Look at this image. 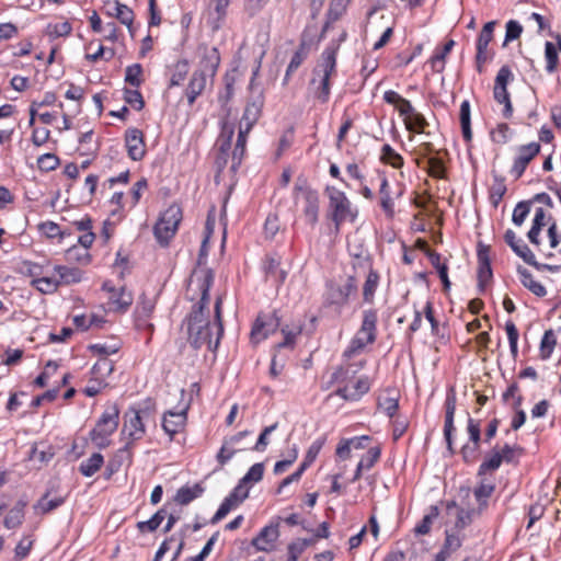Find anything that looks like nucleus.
<instances>
[{
    "label": "nucleus",
    "mask_w": 561,
    "mask_h": 561,
    "mask_svg": "<svg viewBox=\"0 0 561 561\" xmlns=\"http://www.w3.org/2000/svg\"><path fill=\"white\" fill-rule=\"evenodd\" d=\"M214 283V273L210 268L195 270L190 278L188 288L195 287L201 291L199 301L194 305L191 313L186 317L188 343L195 350L207 346L209 351H216L219 345L220 337L224 334L221 321V298L216 299L215 318L217 337L211 340V328L208 318L209 290Z\"/></svg>",
    "instance_id": "1"
},
{
    "label": "nucleus",
    "mask_w": 561,
    "mask_h": 561,
    "mask_svg": "<svg viewBox=\"0 0 561 561\" xmlns=\"http://www.w3.org/2000/svg\"><path fill=\"white\" fill-rule=\"evenodd\" d=\"M346 37V31H342L337 38L332 39L322 51L318 64L312 70L310 85L313 88L314 98L321 103H327L330 99V80L336 75L337 51Z\"/></svg>",
    "instance_id": "2"
},
{
    "label": "nucleus",
    "mask_w": 561,
    "mask_h": 561,
    "mask_svg": "<svg viewBox=\"0 0 561 561\" xmlns=\"http://www.w3.org/2000/svg\"><path fill=\"white\" fill-rule=\"evenodd\" d=\"M197 68L194 70L185 94L190 105L204 92L208 81L213 82L220 65V54L217 47L199 44L197 47Z\"/></svg>",
    "instance_id": "3"
},
{
    "label": "nucleus",
    "mask_w": 561,
    "mask_h": 561,
    "mask_svg": "<svg viewBox=\"0 0 561 561\" xmlns=\"http://www.w3.org/2000/svg\"><path fill=\"white\" fill-rule=\"evenodd\" d=\"M325 194L329 198L327 216L334 224L336 231L345 221L354 222L356 220L358 210L353 207L343 191L334 186H327Z\"/></svg>",
    "instance_id": "4"
},
{
    "label": "nucleus",
    "mask_w": 561,
    "mask_h": 561,
    "mask_svg": "<svg viewBox=\"0 0 561 561\" xmlns=\"http://www.w3.org/2000/svg\"><path fill=\"white\" fill-rule=\"evenodd\" d=\"M377 321V310H364L360 328L351 340L347 348L344 351V356L351 358L352 356L362 352L368 344H373L376 341Z\"/></svg>",
    "instance_id": "5"
},
{
    "label": "nucleus",
    "mask_w": 561,
    "mask_h": 561,
    "mask_svg": "<svg viewBox=\"0 0 561 561\" xmlns=\"http://www.w3.org/2000/svg\"><path fill=\"white\" fill-rule=\"evenodd\" d=\"M119 422V410L114 404L105 409L94 428L90 432L92 443L99 448L110 445V436L117 430Z\"/></svg>",
    "instance_id": "6"
},
{
    "label": "nucleus",
    "mask_w": 561,
    "mask_h": 561,
    "mask_svg": "<svg viewBox=\"0 0 561 561\" xmlns=\"http://www.w3.org/2000/svg\"><path fill=\"white\" fill-rule=\"evenodd\" d=\"M182 220V209L179 205H170L159 217L153 227V233L159 244L165 247L175 236Z\"/></svg>",
    "instance_id": "7"
},
{
    "label": "nucleus",
    "mask_w": 561,
    "mask_h": 561,
    "mask_svg": "<svg viewBox=\"0 0 561 561\" xmlns=\"http://www.w3.org/2000/svg\"><path fill=\"white\" fill-rule=\"evenodd\" d=\"M295 198H301L302 207L301 211L307 225L314 228L319 221L320 214V195L317 190L310 187L304 182L302 184H296L294 187Z\"/></svg>",
    "instance_id": "8"
},
{
    "label": "nucleus",
    "mask_w": 561,
    "mask_h": 561,
    "mask_svg": "<svg viewBox=\"0 0 561 561\" xmlns=\"http://www.w3.org/2000/svg\"><path fill=\"white\" fill-rule=\"evenodd\" d=\"M357 291V282L348 276L344 283L330 280L327 283L323 304L329 307L342 308L348 302L351 295Z\"/></svg>",
    "instance_id": "9"
},
{
    "label": "nucleus",
    "mask_w": 561,
    "mask_h": 561,
    "mask_svg": "<svg viewBox=\"0 0 561 561\" xmlns=\"http://www.w3.org/2000/svg\"><path fill=\"white\" fill-rule=\"evenodd\" d=\"M504 240L511 247V249L514 251L516 255H518L520 259H523L525 263L535 267L536 270L549 271L551 273H557L561 271V265L539 263L536 260V256L533 253V251L528 248L526 243H524L522 239L517 238L516 233L513 230H506L504 234Z\"/></svg>",
    "instance_id": "10"
},
{
    "label": "nucleus",
    "mask_w": 561,
    "mask_h": 561,
    "mask_svg": "<svg viewBox=\"0 0 561 561\" xmlns=\"http://www.w3.org/2000/svg\"><path fill=\"white\" fill-rule=\"evenodd\" d=\"M145 433L146 428L140 416V412L135 408H130L124 414V425L122 430V434L128 435L129 442H127L126 445L118 450V453L122 455L127 454L128 458H130L129 450L133 443L135 440L141 439Z\"/></svg>",
    "instance_id": "11"
},
{
    "label": "nucleus",
    "mask_w": 561,
    "mask_h": 561,
    "mask_svg": "<svg viewBox=\"0 0 561 561\" xmlns=\"http://www.w3.org/2000/svg\"><path fill=\"white\" fill-rule=\"evenodd\" d=\"M280 324V320L276 312L272 313H260L253 323L251 330V341L254 344L265 340L271 333H274Z\"/></svg>",
    "instance_id": "12"
},
{
    "label": "nucleus",
    "mask_w": 561,
    "mask_h": 561,
    "mask_svg": "<svg viewBox=\"0 0 561 561\" xmlns=\"http://www.w3.org/2000/svg\"><path fill=\"white\" fill-rule=\"evenodd\" d=\"M540 149L539 142H529L516 148V157L510 171L516 180L524 174L527 165L540 152Z\"/></svg>",
    "instance_id": "13"
},
{
    "label": "nucleus",
    "mask_w": 561,
    "mask_h": 561,
    "mask_svg": "<svg viewBox=\"0 0 561 561\" xmlns=\"http://www.w3.org/2000/svg\"><path fill=\"white\" fill-rule=\"evenodd\" d=\"M495 25V21H490L485 23L477 39L476 65L477 70L480 73L483 71V64H485L490 59V56L488 55V46L493 38Z\"/></svg>",
    "instance_id": "14"
},
{
    "label": "nucleus",
    "mask_w": 561,
    "mask_h": 561,
    "mask_svg": "<svg viewBox=\"0 0 561 561\" xmlns=\"http://www.w3.org/2000/svg\"><path fill=\"white\" fill-rule=\"evenodd\" d=\"M279 538V524L271 523L263 527L251 541V546L256 551L271 552L275 549L276 541Z\"/></svg>",
    "instance_id": "15"
},
{
    "label": "nucleus",
    "mask_w": 561,
    "mask_h": 561,
    "mask_svg": "<svg viewBox=\"0 0 561 561\" xmlns=\"http://www.w3.org/2000/svg\"><path fill=\"white\" fill-rule=\"evenodd\" d=\"M478 289L484 293L486 284L492 279L493 273L490 260V247L481 242L478 243Z\"/></svg>",
    "instance_id": "16"
},
{
    "label": "nucleus",
    "mask_w": 561,
    "mask_h": 561,
    "mask_svg": "<svg viewBox=\"0 0 561 561\" xmlns=\"http://www.w3.org/2000/svg\"><path fill=\"white\" fill-rule=\"evenodd\" d=\"M125 147L128 157L133 161H140L146 154V144L144 134L138 128H128L124 136Z\"/></svg>",
    "instance_id": "17"
},
{
    "label": "nucleus",
    "mask_w": 561,
    "mask_h": 561,
    "mask_svg": "<svg viewBox=\"0 0 561 561\" xmlns=\"http://www.w3.org/2000/svg\"><path fill=\"white\" fill-rule=\"evenodd\" d=\"M456 394L454 391L449 392L445 400V424H444V437L447 445V450L450 455L455 454L454 449V437L453 434L456 431L454 425V417L456 412Z\"/></svg>",
    "instance_id": "18"
},
{
    "label": "nucleus",
    "mask_w": 561,
    "mask_h": 561,
    "mask_svg": "<svg viewBox=\"0 0 561 561\" xmlns=\"http://www.w3.org/2000/svg\"><path fill=\"white\" fill-rule=\"evenodd\" d=\"M264 105V95L263 90L259 89L256 94L251 98V100L247 103L244 108L240 126L247 129H252L254 124L261 116L262 108Z\"/></svg>",
    "instance_id": "19"
},
{
    "label": "nucleus",
    "mask_w": 561,
    "mask_h": 561,
    "mask_svg": "<svg viewBox=\"0 0 561 561\" xmlns=\"http://www.w3.org/2000/svg\"><path fill=\"white\" fill-rule=\"evenodd\" d=\"M370 386V379L367 376H362L352 388L347 386L340 387L334 394L346 401H357L369 391Z\"/></svg>",
    "instance_id": "20"
},
{
    "label": "nucleus",
    "mask_w": 561,
    "mask_h": 561,
    "mask_svg": "<svg viewBox=\"0 0 561 561\" xmlns=\"http://www.w3.org/2000/svg\"><path fill=\"white\" fill-rule=\"evenodd\" d=\"M186 423V411H168L162 417V428L173 439L174 435L180 433Z\"/></svg>",
    "instance_id": "21"
},
{
    "label": "nucleus",
    "mask_w": 561,
    "mask_h": 561,
    "mask_svg": "<svg viewBox=\"0 0 561 561\" xmlns=\"http://www.w3.org/2000/svg\"><path fill=\"white\" fill-rule=\"evenodd\" d=\"M103 289L111 293L108 297V304L111 309L118 312H124L128 309V307L133 304V296L129 291L125 289V287L116 290L113 287H108L107 284L103 285Z\"/></svg>",
    "instance_id": "22"
},
{
    "label": "nucleus",
    "mask_w": 561,
    "mask_h": 561,
    "mask_svg": "<svg viewBox=\"0 0 561 561\" xmlns=\"http://www.w3.org/2000/svg\"><path fill=\"white\" fill-rule=\"evenodd\" d=\"M383 100L388 104L396 105L400 116H403L404 119L410 117L416 111L409 100L402 98L393 90L386 91L383 93Z\"/></svg>",
    "instance_id": "23"
},
{
    "label": "nucleus",
    "mask_w": 561,
    "mask_h": 561,
    "mask_svg": "<svg viewBox=\"0 0 561 561\" xmlns=\"http://www.w3.org/2000/svg\"><path fill=\"white\" fill-rule=\"evenodd\" d=\"M54 271L57 274L59 285L77 284L81 282L83 277V272L78 267L56 265Z\"/></svg>",
    "instance_id": "24"
},
{
    "label": "nucleus",
    "mask_w": 561,
    "mask_h": 561,
    "mask_svg": "<svg viewBox=\"0 0 561 561\" xmlns=\"http://www.w3.org/2000/svg\"><path fill=\"white\" fill-rule=\"evenodd\" d=\"M114 10H115V13H110V16L116 18L122 24L126 25L130 36L134 37L135 36L134 11L129 7L121 3L117 0L114 2Z\"/></svg>",
    "instance_id": "25"
},
{
    "label": "nucleus",
    "mask_w": 561,
    "mask_h": 561,
    "mask_svg": "<svg viewBox=\"0 0 561 561\" xmlns=\"http://www.w3.org/2000/svg\"><path fill=\"white\" fill-rule=\"evenodd\" d=\"M27 505L25 500H19L15 505L10 510L3 519V525L8 529H15L22 525L24 520V510Z\"/></svg>",
    "instance_id": "26"
},
{
    "label": "nucleus",
    "mask_w": 561,
    "mask_h": 561,
    "mask_svg": "<svg viewBox=\"0 0 561 561\" xmlns=\"http://www.w3.org/2000/svg\"><path fill=\"white\" fill-rule=\"evenodd\" d=\"M546 217H547V214H546V210L543 208L538 207L535 210V216H534V219H533V225H531V228L529 229V231L527 233V238L530 241V243H533L536 247L540 245L539 236H540V232H541L542 228L546 226Z\"/></svg>",
    "instance_id": "27"
},
{
    "label": "nucleus",
    "mask_w": 561,
    "mask_h": 561,
    "mask_svg": "<svg viewBox=\"0 0 561 561\" xmlns=\"http://www.w3.org/2000/svg\"><path fill=\"white\" fill-rule=\"evenodd\" d=\"M204 491L205 489L199 483H195L193 486L184 485L178 490L174 501L180 505H187L202 496Z\"/></svg>",
    "instance_id": "28"
},
{
    "label": "nucleus",
    "mask_w": 561,
    "mask_h": 561,
    "mask_svg": "<svg viewBox=\"0 0 561 561\" xmlns=\"http://www.w3.org/2000/svg\"><path fill=\"white\" fill-rule=\"evenodd\" d=\"M502 462L503 460L499 454V448L497 446H495L490 453H488L484 456V459L478 469V477H483L488 472L496 471L501 467Z\"/></svg>",
    "instance_id": "29"
},
{
    "label": "nucleus",
    "mask_w": 561,
    "mask_h": 561,
    "mask_svg": "<svg viewBox=\"0 0 561 561\" xmlns=\"http://www.w3.org/2000/svg\"><path fill=\"white\" fill-rule=\"evenodd\" d=\"M520 282L524 287L531 291L537 297H545L547 295L546 287L539 282L535 280L533 274L525 267H518L517 270Z\"/></svg>",
    "instance_id": "30"
},
{
    "label": "nucleus",
    "mask_w": 561,
    "mask_h": 561,
    "mask_svg": "<svg viewBox=\"0 0 561 561\" xmlns=\"http://www.w3.org/2000/svg\"><path fill=\"white\" fill-rule=\"evenodd\" d=\"M250 133V129L243 128L240 126L237 142L234 146V149L232 151V171H237V169L240 167L243 154L245 152V145H247V138L248 134Z\"/></svg>",
    "instance_id": "31"
},
{
    "label": "nucleus",
    "mask_w": 561,
    "mask_h": 561,
    "mask_svg": "<svg viewBox=\"0 0 561 561\" xmlns=\"http://www.w3.org/2000/svg\"><path fill=\"white\" fill-rule=\"evenodd\" d=\"M379 194L382 210L389 218H392L394 215V204L391 198L389 182L385 175L381 178Z\"/></svg>",
    "instance_id": "32"
},
{
    "label": "nucleus",
    "mask_w": 561,
    "mask_h": 561,
    "mask_svg": "<svg viewBox=\"0 0 561 561\" xmlns=\"http://www.w3.org/2000/svg\"><path fill=\"white\" fill-rule=\"evenodd\" d=\"M459 119L461 125L462 137L465 141L470 142L472 139V130L470 103L468 100L462 101L460 104Z\"/></svg>",
    "instance_id": "33"
},
{
    "label": "nucleus",
    "mask_w": 561,
    "mask_h": 561,
    "mask_svg": "<svg viewBox=\"0 0 561 561\" xmlns=\"http://www.w3.org/2000/svg\"><path fill=\"white\" fill-rule=\"evenodd\" d=\"M103 462V456L100 453H94L90 458L80 463L79 471L84 477H92L101 469Z\"/></svg>",
    "instance_id": "34"
},
{
    "label": "nucleus",
    "mask_w": 561,
    "mask_h": 561,
    "mask_svg": "<svg viewBox=\"0 0 561 561\" xmlns=\"http://www.w3.org/2000/svg\"><path fill=\"white\" fill-rule=\"evenodd\" d=\"M280 262L274 256H267L264 263V271L267 277H273L275 282L282 284L287 277L286 271L279 267Z\"/></svg>",
    "instance_id": "35"
},
{
    "label": "nucleus",
    "mask_w": 561,
    "mask_h": 561,
    "mask_svg": "<svg viewBox=\"0 0 561 561\" xmlns=\"http://www.w3.org/2000/svg\"><path fill=\"white\" fill-rule=\"evenodd\" d=\"M156 302L153 299L148 298L145 294L139 296L135 308V316L137 321L147 320L154 310Z\"/></svg>",
    "instance_id": "36"
},
{
    "label": "nucleus",
    "mask_w": 561,
    "mask_h": 561,
    "mask_svg": "<svg viewBox=\"0 0 561 561\" xmlns=\"http://www.w3.org/2000/svg\"><path fill=\"white\" fill-rule=\"evenodd\" d=\"M32 286H34L42 294H54L59 285L57 276H43L38 278H34L31 282Z\"/></svg>",
    "instance_id": "37"
},
{
    "label": "nucleus",
    "mask_w": 561,
    "mask_h": 561,
    "mask_svg": "<svg viewBox=\"0 0 561 561\" xmlns=\"http://www.w3.org/2000/svg\"><path fill=\"white\" fill-rule=\"evenodd\" d=\"M325 442L327 437L324 435L313 440L312 444L309 446L306 456L299 467H301L306 471L316 460Z\"/></svg>",
    "instance_id": "38"
},
{
    "label": "nucleus",
    "mask_w": 561,
    "mask_h": 561,
    "mask_svg": "<svg viewBox=\"0 0 561 561\" xmlns=\"http://www.w3.org/2000/svg\"><path fill=\"white\" fill-rule=\"evenodd\" d=\"M48 495L49 493L46 492L38 501L37 503L34 505V510L35 512L37 513H41V514H47L54 510H56L57 507H59L60 505L64 504L65 502V499L62 496H57V497H54V499H48Z\"/></svg>",
    "instance_id": "39"
},
{
    "label": "nucleus",
    "mask_w": 561,
    "mask_h": 561,
    "mask_svg": "<svg viewBox=\"0 0 561 561\" xmlns=\"http://www.w3.org/2000/svg\"><path fill=\"white\" fill-rule=\"evenodd\" d=\"M454 39H448L442 49L437 50L431 58L432 67L436 72H442L445 68L446 56L451 51L455 46Z\"/></svg>",
    "instance_id": "40"
},
{
    "label": "nucleus",
    "mask_w": 561,
    "mask_h": 561,
    "mask_svg": "<svg viewBox=\"0 0 561 561\" xmlns=\"http://www.w3.org/2000/svg\"><path fill=\"white\" fill-rule=\"evenodd\" d=\"M380 161L396 169H400L403 165V158L388 144L381 148Z\"/></svg>",
    "instance_id": "41"
},
{
    "label": "nucleus",
    "mask_w": 561,
    "mask_h": 561,
    "mask_svg": "<svg viewBox=\"0 0 561 561\" xmlns=\"http://www.w3.org/2000/svg\"><path fill=\"white\" fill-rule=\"evenodd\" d=\"M284 340L275 345L277 350L290 347L293 348L295 345L296 337L300 335L302 331V325L298 324L290 329L288 325H285L280 329Z\"/></svg>",
    "instance_id": "42"
},
{
    "label": "nucleus",
    "mask_w": 561,
    "mask_h": 561,
    "mask_svg": "<svg viewBox=\"0 0 561 561\" xmlns=\"http://www.w3.org/2000/svg\"><path fill=\"white\" fill-rule=\"evenodd\" d=\"M379 275L376 271L370 270L363 286V298L366 302H371L375 291L378 287Z\"/></svg>",
    "instance_id": "43"
},
{
    "label": "nucleus",
    "mask_w": 561,
    "mask_h": 561,
    "mask_svg": "<svg viewBox=\"0 0 561 561\" xmlns=\"http://www.w3.org/2000/svg\"><path fill=\"white\" fill-rule=\"evenodd\" d=\"M307 55H308L307 48H306L305 44L302 43L299 46V48L295 51V54L293 55V57L289 61V65L287 67L286 73H285L284 83H287L291 73H294L301 66L304 60L307 58Z\"/></svg>",
    "instance_id": "44"
},
{
    "label": "nucleus",
    "mask_w": 561,
    "mask_h": 561,
    "mask_svg": "<svg viewBox=\"0 0 561 561\" xmlns=\"http://www.w3.org/2000/svg\"><path fill=\"white\" fill-rule=\"evenodd\" d=\"M242 450H244V448L233 447L224 439L222 445L216 455V461L218 462L219 468L222 469L236 454Z\"/></svg>",
    "instance_id": "45"
},
{
    "label": "nucleus",
    "mask_w": 561,
    "mask_h": 561,
    "mask_svg": "<svg viewBox=\"0 0 561 561\" xmlns=\"http://www.w3.org/2000/svg\"><path fill=\"white\" fill-rule=\"evenodd\" d=\"M545 59L547 72H554L559 66V54L557 46L551 42H546L545 44Z\"/></svg>",
    "instance_id": "46"
},
{
    "label": "nucleus",
    "mask_w": 561,
    "mask_h": 561,
    "mask_svg": "<svg viewBox=\"0 0 561 561\" xmlns=\"http://www.w3.org/2000/svg\"><path fill=\"white\" fill-rule=\"evenodd\" d=\"M66 260L69 263H79L88 265L91 262V255L87 249L73 245L66 251Z\"/></svg>",
    "instance_id": "47"
},
{
    "label": "nucleus",
    "mask_w": 561,
    "mask_h": 561,
    "mask_svg": "<svg viewBox=\"0 0 561 561\" xmlns=\"http://www.w3.org/2000/svg\"><path fill=\"white\" fill-rule=\"evenodd\" d=\"M494 489V484L484 483V481H481L480 484L474 489L473 494L477 502L479 503L480 511L486 507L488 499L492 495Z\"/></svg>",
    "instance_id": "48"
},
{
    "label": "nucleus",
    "mask_w": 561,
    "mask_h": 561,
    "mask_svg": "<svg viewBox=\"0 0 561 561\" xmlns=\"http://www.w3.org/2000/svg\"><path fill=\"white\" fill-rule=\"evenodd\" d=\"M556 344H557V339H556V334H554L553 330H551V329L547 330L543 333V336L540 341V347H539L540 357L542 359H548L551 356Z\"/></svg>",
    "instance_id": "49"
},
{
    "label": "nucleus",
    "mask_w": 561,
    "mask_h": 561,
    "mask_svg": "<svg viewBox=\"0 0 561 561\" xmlns=\"http://www.w3.org/2000/svg\"><path fill=\"white\" fill-rule=\"evenodd\" d=\"M439 511L437 506H431L427 514L424 515L422 520L415 526L414 531L416 535H427L431 530L434 519L438 517Z\"/></svg>",
    "instance_id": "50"
},
{
    "label": "nucleus",
    "mask_w": 561,
    "mask_h": 561,
    "mask_svg": "<svg viewBox=\"0 0 561 561\" xmlns=\"http://www.w3.org/2000/svg\"><path fill=\"white\" fill-rule=\"evenodd\" d=\"M125 82L134 88H139L142 84V66L140 64H133L126 67Z\"/></svg>",
    "instance_id": "51"
},
{
    "label": "nucleus",
    "mask_w": 561,
    "mask_h": 561,
    "mask_svg": "<svg viewBox=\"0 0 561 561\" xmlns=\"http://www.w3.org/2000/svg\"><path fill=\"white\" fill-rule=\"evenodd\" d=\"M165 510L161 508L159 510L158 512H156L150 519L148 520H145V522H138L137 523V528L139 531L144 533V531H154L160 525L161 523L163 522V519L165 518Z\"/></svg>",
    "instance_id": "52"
},
{
    "label": "nucleus",
    "mask_w": 561,
    "mask_h": 561,
    "mask_svg": "<svg viewBox=\"0 0 561 561\" xmlns=\"http://www.w3.org/2000/svg\"><path fill=\"white\" fill-rule=\"evenodd\" d=\"M405 128L413 133H424L428 123L423 114L415 111L410 117L404 119Z\"/></svg>",
    "instance_id": "53"
},
{
    "label": "nucleus",
    "mask_w": 561,
    "mask_h": 561,
    "mask_svg": "<svg viewBox=\"0 0 561 561\" xmlns=\"http://www.w3.org/2000/svg\"><path fill=\"white\" fill-rule=\"evenodd\" d=\"M238 505L239 502L236 499H233V496H226L225 500L221 502L219 508L215 513V515L211 517L210 523L213 525L217 524L222 518H225L232 508L237 507Z\"/></svg>",
    "instance_id": "54"
},
{
    "label": "nucleus",
    "mask_w": 561,
    "mask_h": 561,
    "mask_svg": "<svg viewBox=\"0 0 561 561\" xmlns=\"http://www.w3.org/2000/svg\"><path fill=\"white\" fill-rule=\"evenodd\" d=\"M493 95L496 102L504 104L503 116L511 118L513 115V106L507 89L494 88Z\"/></svg>",
    "instance_id": "55"
},
{
    "label": "nucleus",
    "mask_w": 561,
    "mask_h": 561,
    "mask_svg": "<svg viewBox=\"0 0 561 561\" xmlns=\"http://www.w3.org/2000/svg\"><path fill=\"white\" fill-rule=\"evenodd\" d=\"M187 72H188V62H187V60H185V59L179 60L174 65V71H173V73L171 76L169 87L172 88V87L180 85L184 81Z\"/></svg>",
    "instance_id": "56"
},
{
    "label": "nucleus",
    "mask_w": 561,
    "mask_h": 561,
    "mask_svg": "<svg viewBox=\"0 0 561 561\" xmlns=\"http://www.w3.org/2000/svg\"><path fill=\"white\" fill-rule=\"evenodd\" d=\"M124 100L127 104H129L134 110L140 111L145 106V101L141 93L136 89H125L124 90Z\"/></svg>",
    "instance_id": "57"
},
{
    "label": "nucleus",
    "mask_w": 561,
    "mask_h": 561,
    "mask_svg": "<svg viewBox=\"0 0 561 561\" xmlns=\"http://www.w3.org/2000/svg\"><path fill=\"white\" fill-rule=\"evenodd\" d=\"M533 201L519 202L512 215V220L516 226H522L530 211V204Z\"/></svg>",
    "instance_id": "58"
},
{
    "label": "nucleus",
    "mask_w": 561,
    "mask_h": 561,
    "mask_svg": "<svg viewBox=\"0 0 561 561\" xmlns=\"http://www.w3.org/2000/svg\"><path fill=\"white\" fill-rule=\"evenodd\" d=\"M381 450L379 447H370L359 460V469L369 470L380 458Z\"/></svg>",
    "instance_id": "59"
},
{
    "label": "nucleus",
    "mask_w": 561,
    "mask_h": 561,
    "mask_svg": "<svg viewBox=\"0 0 561 561\" xmlns=\"http://www.w3.org/2000/svg\"><path fill=\"white\" fill-rule=\"evenodd\" d=\"M480 446L477 444L466 443L460 448V455L466 463H474L480 457Z\"/></svg>",
    "instance_id": "60"
},
{
    "label": "nucleus",
    "mask_w": 561,
    "mask_h": 561,
    "mask_svg": "<svg viewBox=\"0 0 561 561\" xmlns=\"http://www.w3.org/2000/svg\"><path fill=\"white\" fill-rule=\"evenodd\" d=\"M72 31V26L68 21L50 23L47 25V34L50 37H64L68 36Z\"/></svg>",
    "instance_id": "61"
},
{
    "label": "nucleus",
    "mask_w": 561,
    "mask_h": 561,
    "mask_svg": "<svg viewBox=\"0 0 561 561\" xmlns=\"http://www.w3.org/2000/svg\"><path fill=\"white\" fill-rule=\"evenodd\" d=\"M468 442L471 444L481 445V424L479 420L472 417L468 419L467 423Z\"/></svg>",
    "instance_id": "62"
},
{
    "label": "nucleus",
    "mask_w": 561,
    "mask_h": 561,
    "mask_svg": "<svg viewBox=\"0 0 561 561\" xmlns=\"http://www.w3.org/2000/svg\"><path fill=\"white\" fill-rule=\"evenodd\" d=\"M511 128L506 123H501L491 131V139L495 144L504 145L510 140Z\"/></svg>",
    "instance_id": "63"
},
{
    "label": "nucleus",
    "mask_w": 561,
    "mask_h": 561,
    "mask_svg": "<svg viewBox=\"0 0 561 561\" xmlns=\"http://www.w3.org/2000/svg\"><path fill=\"white\" fill-rule=\"evenodd\" d=\"M378 408L389 417H393L399 409V400L393 397L379 398Z\"/></svg>",
    "instance_id": "64"
}]
</instances>
